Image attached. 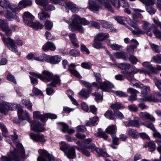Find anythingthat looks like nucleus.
Listing matches in <instances>:
<instances>
[{
  "mask_svg": "<svg viewBox=\"0 0 161 161\" xmlns=\"http://www.w3.org/2000/svg\"><path fill=\"white\" fill-rule=\"evenodd\" d=\"M30 136L32 140L36 142H40L43 143L46 141V140L42 134L31 133L30 134Z\"/></svg>",
  "mask_w": 161,
  "mask_h": 161,
  "instance_id": "ddd939ff",
  "label": "nucleus"
},
{
  "mask_svg": "<svg viewBox=\"0 0 161 161\" xmlns=\"http://www.w3.org/2000/svg\"><path fill=\"white\" fill-rule=\"evenodd\" d=\"M7 79L8 80L11 81L15 84L16 83V82L14 78V76L10 73H8V75Z\"/></svg>",
  "mask_w": 161,
  "mask_h": 161,
  "instance_id": "0e129e2a",
  "label": "nucleus"
},
{
  "mask_svg": "<svg viewBox=\"0 0 161 161\" xmlns=\"http://www.w3.org/2000/svg\"><path fill=\"white\" fill-rule=\"evenodd\" d=\"M61 146L60 147V149L63 151L65 153V152H66L69 148V146L66 144L64 142H61Z\"/></svg>",
  "mask_w": 161,
  "mask_h": 161,
  "instance_id": "6e6d98bb",
  "label": "nucleus"
},
{
  "mask_svg": "<svg viewBox=\"0 0 161 161\" xmlns=\"http://www.w3.org/2000/svg\"><path fill=\"white\" fill-rule=\"evenodd\" d=\"M139 22V21L136 19L133 18V20H130L128 22L131 26L134 28H137L136 24Z\"/></svg>",
  "mask_w": 161,
  "mask_h": 161,
  "instance_id": "c03bdc74",
  "label": "nucleus"
},
{
  "mask_svg": "<svg viewBox=\"0 0 161 161\" xmlns=\"http://www.w3.org/2000/svg\"><path fill=\"white\" fill-rule=\"evenodd\" d=\"M56 49L54 44L51 42H48L42 46V49L45 52L49 50L54 51Z\"/></svg>",
  "mask_w": 161,
  "mask_h": 161,
  "instance_id": "f3484780",
  "label": "nucleus"
},
{
  "mask_svg": "<svg viewBox=\"0 0 161 161\" xmlns=\"http://www.w3.org/2000/svg\"><path fill=\"white\" fill-rule=\"evenodd\" d=\"M134 120H130L126 126H133L137 127H139V121L140 120V119L138 117H134Z\"/></svg>",
  "mask_w": 161,
  "mask_h": 161,
  "instance_id": "412c9836",
  "label": "nucleus"
},
{
  "mask_svg": "<svg viewBox=\"0 0 161 161\" xmlns=\"http://www.w3.org/2000/svg\"><path fill=\"white\" fill-rule=\"evenodd\" d=\"M139 117L143 120L148 119L153 122L154 121L155 118L149 113L146 112H141L139 113Z\"/></svg>",
  "mask_w": 161,
  "mask_h": 161,
  "instance_id": "dca6fc26",
  "label": "nucleus"
},
{
  "mask_svg": "<svg viewBox=\"0 0 161 161\" xmlns=\"http://www.w3.org/2000/svg\"><path fill=\"white\" fill-rule=\"evenodd\" d=\"M53 26V23L49 20H46L45 23V28L48 30H50Z\"/></svg>",
  "mask_w": 161,
  "mask_h": 161,
  "instance_id": "8fccbe9b",
  "label": "nucleus"
},
{
  "mask_svg": "<svg viewBox=\"0 0 161 161\" xmlns=\"http://www.w3.org/2000/svg\"><path fill=\"white\" fill-rule=\"evenodd\" d=\"M68 36L73 45L76 47H79V46L76 39L75 34V33L69 34Z\"/></svg>",
  "mask_w": 161,
  "mask_h": 161,
  "instance_id": "5701e85b",
  "label": "nucleus"
},
{
  "mask_svg": "<svg viewBox=\"0 0 161 161\" xmlns=\"http://www.w3.org/2000/svg\"><path fill=\"white\" fill-rule=\"evenodd\" d=\"M33 118L34 119H40L42 121L44 122V120L46 119L45 116V114H41L39 111H36L33 112Z\"/></svg>",
  "mask_w": 161,
  "mask_h": 161,
  "instance_id": "393cba45",
  "label": "nucleus"
},
{
  "mask_svg": "<svg viewBox=\"0 0 161 161\" xmlns=\"http://www.w3.org/2000/svg\"><path fill=\"white\" fill-rule=\"evenodd\" d=\"M117 128L116 125H112L108 127L106 129V133L111 135V136L114 135Z\"/></svg>",
  "mask_w": 161,
  "mask_h": 161,
  "instance_id": "cd10ccee",
  "label": "nucleus"
},
{
  "mask_svg": "<svg viewBox=\"0 0 161 161\" xmlns=\"http://www.w3.org/2000/svg\"><path fill=\"white\" fill-rule=\"evenodd\" d=\"M33 29L35 30H37L39 29H41L43 27L42 24L40 23L38 21H33L31 24L30 25H28Z\"/></svg>",
  "mask_w": 161,
  "mask_h": 161,
  "instance_id": "b1692460",
  "label": "nucleus"
},
{
  "mask_svg": "<svg viewBox=\"0 0 161 161\" xmlns=\"http://www.w3.org/2000/svg\"><path fill=\"white\" fill-rule=\"evenodd\" d=\"M22 103L29 110L31 111H32V104L29 101L26 99H23L22 101Z\"/></svg>",
  "mask_w": 161,
  "mask_h": 161,
  "instance_id": "f704fd0d",
  "label": "nucleus"
},
{
  "mask_svg": "<svg viewBox=\"0 0 161 161\" xmlns=\"http://www.w3.org/2000/svg\"><path fill=\"white\" fill-rule=\"evenodd\" d=\"M23 18L24 23L28 26L31 25V24L35 19V17L30 12L27 11L24 12Z\"/></svg>",
  "mask_w": 161,
  "mask_h": 161,
  "instance_id": "f8f14e48",
  "label": "nucleus"
},
{
  "mask_svg": "<svg viewBox=\"0 0 161 161\" xmlns=\"http://www.w3.org/2000/svg\"><path fill=\"white\" fill-rule=\"evenodd\" d=\"M146 9L147 11L151 15L154 14L155 13V10L150 6H147Z\"/></svg>",
  "mask_w": 161,
  "mask_h": 161,
  "instance_id": "052dcab7",
  "label": "nucleus"
},
{
  "mask_svg": "<svg viewBox=\"0 0 161 161\" xmlns=\"http://www.w3.org/2000/svg\"><path fill=\"white\" fill-rule=\"evenodd\" d=\"M102 41H100L99 40L94 38V43L92 44L93 47L97 49L105 48V46L100 42Z\"/></svg>",
  "mask_w": 161,
  "mask_h": 161,
  "instance_id": "a878e982",
  "label": "nucleus"
},
{
  "mask_svg": "<svg viewBox=\"0 0 161 161\" xmlns=\"http://www.w3.org/2000/svg\"><path fill=\"white\" fill-rule=\"evenodd\" d=\"M42 75L38 74L34 72H30V74L33 76L40 79L45 82H49L52 80V82L47 85V86L56 87L57 85L60 84L61 80L58 76L53 75V74L47 70H44L42 72Z\"/></svg>",
  "mask_w": 161,
  "mask_h": 161,
  "instance_id": "f03ea898",
  "label": "nucleus"
},
{
  "mask_svg": "<svg viewBox=\"0 0 161 161\" xmlns=\"http://www.w3.org/2000/svg\"><path fill=\"white\" fill-rule=\"evenodd\" d=\"M147 147L149 151H153L155 149L156 146L153 142H151L147 143Z\"/></svg>",
  "mask_w": 161,
  "mask_h": 161,
  "instance_id": "3c124183",
  "label": "nucleus"
},
{
  "mask_svg": "<svg viewBox=\"0 0 161 161\" xmlns=\"http://www.w3.org/2000/svg\"><path fill=\"white\" fill-rule=\"evenodd\" d=\"M5 17L9 20L12 21L13 19H15L16 21H19V18L17 16V14L15 12H11L7 10V13L5 15Z\"/></svg>",
  "mask_w": 161,
  "mask_h": 161,
  "instance_id": "2eb2a0df",
  "label": "nucleus"
},
{
  "mask_svg": "<svg viewBox=\"0 0 161 161\" xmlns=\"http://www.w3.org/2000/svg\"><path fill=\"white\" fill-rule=\"evenodd\" d=\"M69 71L70 73L75 76L79 78H81V76L79 72L75 69H69Z\"/></svg>",
  "mask_w": 161,
  "mask_h": 161,
  "instance_id": "de8ad7c7",
  "label": "nucleus"
},
{
  "mask_svg": "<svg viewBox=\"0 0 161 161\" xmlns=\"http://www.w3.org/2000/svg\"><path fill=\"white\" fill-rule=\"evenodd\" d=\"M153 32L155 36L161 40V31L157 29L153 30Z\"/></svg>",
  "mask_w": 161,
  "mask_h": 161,
  "instance_id": "bf43d9fd",
  "label": "nucleus"
},
{
  "mask_svg": "<svg viewBox=\"0 0 161 161\" xmlns=\"http://www.w3.org/2000/svg\"><path fill=\"white\" fill-rule=\"evenodd\" d=\"M71 20L72 23L69 25V29L73 31H77L80 33H83L84 28L79 23L80 17L76 14L73 15L71 17Z\"/></svg>",
  "mask_w": 161,
  "mask_h": 161,
  "instance_id": "423d86ee",
  "label": "nucleus"
},
{
  "mask_svg": "<svg viewBox=\"0 0 161 161\" xmlns=\"http://www.w3.org/2000/svg\"><path fill=\"white\" fill-rule=\"evenodd\" d=\"M17 113L19 119L24 120L26 119H25L30 123L31 129L32 130L36 132H42L45 130L44 126L39 122L34 121L31 122L28 113L25 110H23L21 107L18 108Z\"/></svg>",
  "mask_w": 161,
  "mask_h": 161,
  "instance_id": "7ed1b4c3",
  "label": "nucleus"
},
{
  "mask_svg": "<svg viewBox=\"0 0 161 161\" xmlns=\"http://www.w3.org/2000/svg\"><path fill=\"white\" fill-rule=\"evenodd\" d=\"M151 61L156 63H161V55L158 54L157 55L153 56L152 58Z\"/></svg>",
  "mask_w": 161,
  "mask_h": 161,
  "instance_id": "a19ab883",
  "label": "nucleus"
},
{
  "mask_svg": "<svg viewBox=\"0 0 161 161\" xmlns=\"http://www.w3.org/2000/svg\"><path fill=\"white\" fill-rule=\"evenodd\" d=\"M87 147L92 153H93L94 151H96L97 153H99L100 152V148L97 147L94 144H91Z\"/></svg>",
  "mask_w": 161,
  "mask_h": 161,
  "instance_id": "58836bf2",
  "label": "nucleus"
},
{
  "mask_svg": "<svg viewBox=\"0 0 161 161\" xmlns=\"http://www.w3.org/2000/svg\"><path fill=\"white\" fill-rule=\"evenodd\" d=\"M97 136H100L103 138L104 140H106L108 138V136L101 129H99L97 133Z\"/></svg>",
  "mask_w": 161,
  "mask_h": 161,
  "instance_id": "37998d69",
  "label": "nucleus"
},
{
  "mask_svg": "<svg viewBox=\"0 0 161 161\" xmlns=\"http://www.w3.org/2000/svg\"><path fill=\"white\" fill-rule=\"evenodd\" d=\"M9 2L6 0H1L0 1V6L3 8H7L9 6Z\"/></svg>",
  "mask_w": 161,
  "mask_h": 161,
  "instance_id": "e2e57ef3",
  "label": "nucleus"
},
{
  "mask_svg": "<svg viewBox=\"0 0 161 161\" xmlns=\"http://www.w3.org/2000/svg\"><path fill=\"white\" fill-rule=\"evenodd\" d=\"M98 118L97 116L93 117L91 120V121H88L86 122V126H92L98 120Z\"/></svg>",
  "mask_w": 161,
  "mask_h": 161,
  "instance_id": "79ce46f5",
  "label": "nucleus"
},
{
  "mask_svg": "<svg viewBox=\"0 0 161 161\" xmlns=\"http://www.w3.org/2000/svg\"><path fill=\"white\" fill-rule=\"evenodd\" d=\"M109 92H113L114 94H116L117 96L120 97H126L128 96V95L126 93L122 92L121 91H111L109 89Z\"/></svg>",
  "mask_w": 161,
  "mask_h": 161,
  "instance_id": "e433bc0d",
  "label": "nucleus"
},
{
  "mask_svg": "<svg viewBox=\"0 0 161 161\" xmlns=\"http://www.w3.org/2000/svg\"><path fill=\"white\" fill-rule=\"evenodd\" d=\"M128 28L130 29L131 31L135 35H137L138 34H142L143 35L145 34L144 32L141 29L139 28L137 26V28H134L136 29L135 30H133L132 29L130 28L128 26L127 27Z\"/></svg>",
  "mask_w": 161,
  "mask_h": 161,
  "instance_id": "4c0bfd02",
  "label": "nucleus"
},
{
  "mask_svg": "<svg viewBox=\"0 0 161 161\" xmlns=\"http://www.w3.org/2000/svg\"><path fill=\"white\" fill-rule=\"evenodd\" d=\"M20 105L18 104H11L5 102L0 103V113L6 115L9 110H14Z\"/></svg>",
  "mask_w": 161,
  "mask_h": 161,
  "instance_id": "0eeeda50",
  "label": "nucleus"
},
{
  "mask_svg": "<svg viewBox=\"0 0 161 161\" xmlns=\"http://www.w3.org/2000/svg\"><path fill=\"white\" fill-rule=\"evenodd\" d=\"M36 3L37 4L43 6L44 7L49 3L47 0H36Z\"/></svg>",
  "mask_w": 161,
  "mask_h": 161,
  "instance_id": "49530a36",
  "label": "nucleus"
},
{
  "mask_svg": "<svg viewBox=\"0 0 161 161\" xmlns=\"http://www.w3.org/2000/svg\"><path fill=\"white\" fill-rule=\"evenodd\" d=\"M109 37L108 34L105 33H101L98 34L94 38L100 41H103L105 39Z\"/></svg>",
  "mask_w": 161,
  "mask_h": 161,
  "instance_id": "c756f323",
  "label": "nucleus"
},
{
  "mask_svg": "<svg viewBox=\"0 0 161 161\" xmlns=\"http://www.w3.org/2000/svg\"><path fill=\"white\" fill-rule=\"evenodd\" d=\"M114 55L117 59L122 58L125 60L128 59L126 53L124 52H117L114 54Z\"/></svg>",
  "mask_w": 161,
  "mask_h": 161,
  "instance_id": "bb28decb",
  "label": "nucleus"
},
{
  "mask_svg": "<svg viewBox=\"0 0 161 161\" xmlns=\"http://www.w3.org/2000/svg\"><path fill=\"white\" fill-rule=\"evenodd\" d=\"M150 46L153 51L158 53L161 51V48L158 46L153 43L150 44Z\"/></svg>",
  "mask_w": 161,
  "mask_h": 161,
  "instance_id": "864d4df0",
  "label": "nucleus"
},
{
  "mask_svg": "<svg viewBox=\"0 0 161 161\" xmlns=\"http://www.w3.org/2000/svg\"><path fill=\"white\" fill-rule=\"evenodd\" d=\"M64 1L67 7L73 13H77L81 9L80 8L77 7L76 4L72 2H69L67 0Z\"/></svg>",
  "mask_w": 161,
  "mask_h": 161,
  "instance_id": "4468645a",
  "label": "nucleus"
},
{
  "mask_svg": "<svg viewBox=\"0 0 161 161\" xmlns=\"http://www.w3.org/2000/svg\"><path fill=\"white\" fill-rule=\"evenodd\" d=\"M38 153L41 155L37 158V161H55V158L52 155L49 154L45 150L40 149Z\"/></svg>",
  "mask_w": 161,
  "mask_h": 161,
  "instance_id": "1a4fd4ad",
  "label": "nucleus"
},
{
  "mask_svg": "<svg viewBox=\"0 0 161 161\" xmlns=\"http://www.w3.org/2000/svg\"><path fill=\"white\" fill-rule=\"evenodd\" d=\"M47 55L42 54L41 55H35L34 59L41 62H44L47 61Z\"/></svg>",
  "mask_w": 161,
  "mask_h": 161,
  "instance_id": "2f4dec72",
  "label": "nucleus"
},
{
  "mask_svg": "<svg viewBox=\"0 0 161 161\" xmlns=\"http://www.w3.org/2000/svg\"><path fill=\"white\" fill-rule=\"evenodd\" d=\"M118 66L121 69L125 70L129 69L130 67V64L126 63L119 64Z\"/></svg>",
  "mask_w": 161,
  "mask_h": 161,
  "instance_id": "ea45409f",
  "label": "nucleus"
},
{
  "mask_svg": "<svg viewBox=\"0 0 161 161\" xmlns=\"http://www.w3.org/2000/svg\"><path fill=\"white\" fill-rule=\"evenodd\" d=\"M43 9L46 11H51L52 10H54L55 8L53 6L50 5L48 6H45V7H44Z\"/></svg>",
  "mask_w": 161,
  "mask_h": 161,
  "instance_id": "338daca9",
  "label": "nucleus"
},
{
  "mask_svg": "<svg viewBox=\"0 0 161 161\" xmlns=\"http://www.w3.org/2000/svg\"><path fill=\"white\" fill-rule=\"evenodd\" d=\"M0 28L5 32L6 35L9 36L12 34L11 30L7 25L6 20L0 19Z\"/></svg>",
  "mask_w": 161,
  "mask_h": 161,
  "instance_id": "9b49d317",
  "label": "nucleus"
},
{
  "mask_svg": "<svg viewBox=\"0 0 161 161\" xmlns=\"http://www.w3.org/2000/svg\"><path fill=\"white\" fill-rule=\"evenodd\" d=\"M135 48L132 46L128 47L127 48V53L129 55H132L133 54Z\"/></svg>",
  "mask_w": 161,
  "mask_h": 161,
  "instance_id": "774afa93",
  "label": "nucleus"
},
{
  "mask_svg": "<svg viewBox=\"0 0 161 161\" xmlns=\"http://www.w3.org/2000/svg\"><path fill=\"white\" fill-rule=\"evenodd\" d=\"M142 27L144 33L147 36H151L153 35V33L151 32L153 26L155 25L151 24L150 23L144 20H142Z\"/></svg>",
  "mask_w": 161,
  "mask_h": 161,
  "instance_id": "9d476101",
  "label": "nucleus"
},
{
  "mask_svg": "<svg viewBox=\"0 0 161 161\" xmlns=\"http://www.w3.org/2000/svg\"><path fill=\"white\" fill-rule=\"evenodd\" d=\"M103 7L107 8L111 12L114 11L112 6L107 2V0H89L87 8L93 12H97L99 9H103Z\"/></svg>",
  "mask_w": 161,
  "mask_h": 161,
  "instance_id": "20e7f679",
  "label": "nucleus"
},
{
  "mask_svg": "<svg viewBox=\"0 0 161 161\" xmlns=\"http://www.w3.org/2000/svg\"><path fill=\"white\" fill-rule=\"evenodd\" d=\"M112 5L116 8H119L120 7L119 0H108Z\"/></svg>",
  "mask_w": 161,
  "mask_h": 161,
  "instance_id": "13d9d810",
  "label": "nucleus"
},
{
  "mask_svg": "<svg viewBox=\"0 0 161 161\" xmlns=\"http://www.w3.org/2000/svg\"><path fill=\"white\" fill-rule=\"evenodd\" d=\"M122 46L116 43L112 44L111 45V48L114 50H119L122 48Z\"/></svg>",
  "mask_w": 161,
  "mask_h": 161,
  "instance_id": "680f3d73",
  "label": "nucleus"
},
{
  "mask_svg": "<svg viewBox=\"0 0 161 161\" xmlns=\"http://www.w3.org/2000/svg\"><path fill=\"white\" fill-rule=\"evenodd\" d=\"M114 18L118 23L122 25H124L125 24L126 18L124 17L116 16Z\"/></svg>",
  "mask_w": 161,
  "mask_h": 161,
  "instance_id": "72a5a7b5",
  "label": "nucleus"
},
{
  "mask_svg": "<svg viewBox=\"0 0 161 161\" xmlns=\"http://www.w3.org/2000/svg\"><path fill=\"white\" fill-rule=\"evenodd\" d=\"M92 91V89H89L87 91H86L85 89H83L79 93V94L80 97L86 99L89 96V93L91 92Z\"/></svg>",
  "mask_w": 161,
  "mask_h": 161,
  "instance_id": "c85d7f7f",
  "label": "nucleus"
},
{
  "mask_svg": "<svg viewBox=\"0 0 161 161\" xmlns=\"http://www.w3.org/2000/svg\"><path fill=\"white\" fill-rule=\"evenodd\" d=\"M100 23L106 29L109 28L112 26V25L108 22L104 20H99Z\"/></svg>",
  "mask_w": 161,
  "mask_h": 161,
  "instance_id": "a18cd8bd",
  "label": "nucleus"
},
{
  "mask_svg": "<svg viewBox=\"0 0 161 161\" xmlns=\"http://www.w3.org/2000/svg\"><path fill=\"white\" fill-rule=\"evenodd\" d=\"M45 116L46 117V119L44 120V122L46 121L48 118L51 119H56L57 118V116L56 115L54 114L51 113H46L45 114Z\"/></svg>",
  "mask_w": 161,
  "mask_h": 161,
  "instance_id": "603ef678",
  "label": "nucleus"
},
{
  "mask_svg": "<svg viewBox=\"0 0 161 161\" xmlns=\"http://www.w3.org/2000/svg\"><path fill=\"white\" fill-rule=\"evenodd\" d=\"M105 117L107 119H115V115L114 114L112 111L108 110L106 111L104 114Z\"/></svg>",
  "mask_w": 161,
  "mask_h": 161,
  "instance_id": "c9c22d12",
  "label": "nucleus"
},
{
  "mask_svg": "<svg viewBox=\"0 0 161 161\" xmlns=\"http://www.w3.org/2000/svg\"><path fill=\"white\" fill-rule=\"evenodd\" d=\"M111 107L113 110L122 109L125 108V106L117 102L112 104Z\"/></svg>",
  "mask_w": 161,
  "mask_h": 161,
  "instance_id": "473e14b6",
  "label": "nucleus"
},
{
  "mask_svg": "<svg viewBox=\"0 0 161 161\" xmlns=\"http://www.w3.org/2000/svg\"><path fill=\"white\" fill-rule=\"evenodd\" d=\"M143 125L146 127L151 129L153 131H155L156 130L154 126L153 125L149 122H147L143 123Z\"/></svg>",
  "mask_w": 161,
  "mask_h": 161,
  "instance_id": "09e8293b",
  "label": "nucleus"
},
{
  "mask_svg": "<svg viewBox=\"0 0 161 161\" xmlns=\"http://www.w3.org/2000/svg\"><path fill=\"white\" fill-rule=\"evenodd\" d=\"M130 61L133 64H136L137 62H138V59L135 56L130 55L129 58Z\"/></svg>",
  "mask_w": 161,
  "mask_h": 161,
  "instance_id": "69168bd1",
  "label": "nucleus"
},
{
  "mask_svg": "<svg viewBox=\"0 0 161 161\" xmlns=\"http://www.w3.org/2000/svg\"><path fill=\"white\" fill-rule=\"evenodd\" d=\"M88 148L87 147H84L83 149H81V153H82L87 157H90L91 156V153L88 150Z\"/></svg>",
  "mask_w": 161,
  "mask_h": 161,
  "instance_id": "5fc2aeb1",
  "label": "nucleus"
},
{
  "mask_svg": "<svg viewBox=\"0 0 161 161\" xmlns=\"http://www.w3.org/2000/svg\"><path fill=\"white\" fill-rule=\"evenodd\" d=\"M100 86L96 82H93L91 85L92 86H95L97 90L96 92L92 94V96L95 97V99L97 101L99 100H102L103 99V93L102 92L99 91V89H101L103 91L110 92L109 89L112 88L114 87V85L109 81H104L101 84Z\"/></svg>",
  "mask_w": 161,
  "mask_h": 161,
  "instance_id": "39448f33",
  "label": "nucleus"
},
{
  "mask_svg": "<svg viewBox=\"0 0 161 161\" xmlns=\"http://www.w3.org/2000/svg\"><path fill=\"white\" fill-rule=\"evenodd\" d=\"M94 76L95 77L96 81L99 84L102 83V79L101 78V75L98 73H94Z\"/></svg>",
  "mask_w": 161,
  "mask_h": 161,
  "instance_id": "4d7b16f0",
  "label": "nucleus"
},
{
  "mask_svg": "<svg viewBox=\"0 0 161 161\" xmlns=\"http://www.w3.org/2000/svg\"><path fill=\"white\" fill-rule=\"evenodd\" d=\"M61 60V58L58 55L47 56V61L50 63L52 64H56L59 62Z\"/></svg>",
  "mask_w": 161,
  "mask_h": 161,
  "instance_id": "aec40b11",
  "label": "nucleus"
},
{
  "mask_svg": "<svg viewBox=\"0 0 161 161\" xmlns=\"http://www.w3.org/2000/svg\"><path fill=\"white\" fill-rule=\"evenodd\" d=\"M2 39L5 45L10 50L14 53H17V47L14 40L10 37L5 38L4 36L2 37Z\"/></svg>",
  "mask_w": 161,
  "mask_h": 161,
  "instance_id": "6e6552de",
  "label": "nucleus"
},
{
  "mask_svg": "<svg viewBox=\"0 0 161 161\" xmlns=\"http://www.w3.org/2000/svg\"><path fill=\"white\" fill-rule=\"evenodd\" d=\"M38 18L41 20H44L47 18H49V15L47 12H45L44 10L42 9L41 12L38 14Z\"/></svg>",
  "mask_w": 161,
  "mask_h": 161,
  "instance_id": "7c9ffc66",
  "label": "nucleus"
},
{
  "mask_svg": "<svg viewBox=\"0 0 161 161\" xmlns=\"http://www.w3.org/2000/svg\"><path fill=\"white\" fill-rule=\"evenodd\" d=\"M124 74L127 79L130 81L131 85L134 86L135 84L137 83V80L134 78L132 74L128 72H125Z\"/></svg>",
  "mask_w": 161,
  "mask_h": 161,
  "instance_id": "6ab92c4d",
  "label": "nucleus"
},
{
  "mask_svg": "<svg viewBox=\"0 0 161 161\" xmlns=\"http://www.w3.org/2000/svg\"><path fill=\"white\" fill-rule=\"evenodd\" d=\"M0 128L3 136L6 137L7 141L11 145L10 153L7 156H3L0 158V161H21L26 159V155L24 148L22 145L17 141L18 136L15 133L10 136L13 142L9 141V137L4 134L8 132L6 126L0 122Z\"/></svg>",
  "mask_w": 161,
  "mask_h": 161,
  "instance_id": "f257e3e1",
  "label": "nucleus"
},
{
  "mask_svg": "<svg viewBox=\"0 0 161 161\" xmlns=\"http://www.w3.org/2000/svg\"><path fill=\"white\" fill-rule=\"evenodd\" d=\"M127 135L129 137L135 139H137L139 137L138 133L136 130L131 128L128 130Z\"/></svg>",
  "mask_w": 161,
  "mask_h": 161,
  "instance_id": "4be33fe9",
  "label": "nucleus"
},
{
  "mask_svg": "<svg viewBox=\"0 0 161 161\" xmlns=\"http://www.w3.org/2000/svg\"><path fill=\"white\" fill-rule=\"evenodd\" d=\"M65 155L69 159H73L76 157L75 150L73 147H69L66 151L65 152Z\"/></svg>",
  "mask_w": 161,
  "mask_h": 161,
  "instance_id": "a211bd4d",
  "label": "nucleus"
}]
</instances>
